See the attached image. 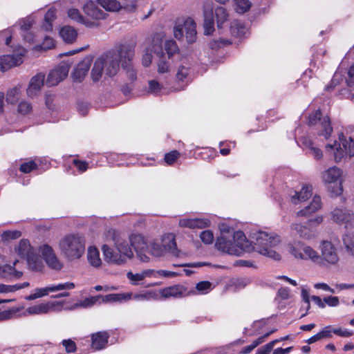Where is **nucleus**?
<instances>
[{
  "mask_svg": "<svg viewBox=\"0 0 354 354\" xmlns=\"http://www.w3.org/2000/svg\"><path fill=\"white\" fill-rule=\"evenodd\" d=\"M156 294L152 291H147L143 294H136L135 295H132V297L134 299L137 300H149L151 299L156 298Z\"/></svg>",
  "mask_w": 354,
  "mask_h": 354,
  "instance_id": "338daca9",
  "label": "nucleus"
},
{
  "mask_svg": "<svg viewBox=\"0 0 354 354\" xmlns=\"http://www.w3.org/2000/svg\"><path fill=\"white\" fill-rule=\"evenodd\" d=\"M62 344L67 353H75L77 351L76 343L71 339L62 340Z\"/></svg>",
  "mask_w": 354,
  "mask_h": 354,
  "instance_id": "6e6d98bb",
  "label": "nucleus"
},
{
  "mask_svg": "<svg viewBox=\"0 0 354 354\" xmlns=\"http://www.w3.org/2000/svg\"><path fill=\"white\" fill-rule=\"evenodd\" d=\"M105 261L107 263H115L118 264L125 263L127 259H131L133 257V252L131 248L123 244L118 246L120 257L114 254L113 250L107 245H104L102 248Z\"/></svg>",
  "mask_w": 354,
  "mask_h": 354,
  "instance_id": "423d86ee",
  "label": "nucleus"
},
{
  "mask_svg": "<svg viewBox=\"0 0 354 354\" xmlns=\"http://www.w3.org/2000/svg\"><path fill=\"white\" fill-rule=\"evenodd\" d=\"M215 246L223 252L236 256L243 252H250L253 249L252 244L241 231L235 232L232 235L229 232H221Z\"/></svg>",
  "mask_w": 354,
  "mask_h": 354,
  "instance_id": "f257e3e1",
  "label": "nucleus"
},
{
  "mask_svg": "<svg viewBox=\"0 0 354 354\" xmlns=\"http://www.w3.org/2000/svg\"><path fill=\"white\" fill-rule=\"evenodd\" d=\"M147 253H149L148 252ZM151 255L159 257L164 256L166 253V249L163 248L161 243L153 242L151 244L150 252Z\"/></svg>",
  "mask_w": 354,
  "mask_h": 354,
  "instance_id": "de8ad7c7",
  "label": "nucleus"
},
{
  "mask_svg": "<svg viewBox=\"0 0 354 354\" xmlns=\"http://www.w3.org/2000/svg\"><path fill=\"white\" fill-rule=\"evenodd\" d=\"M97 303L102 304V298L100 295L87 297L84 299L83 301H80V303L76 304L75 306L88 308L93 306Z\"/></svg>",
  "mask_w": 354,
  "mask_h": 354,
  "instance_id": "79ce46f5",
  "label": "nucleus"
},
{
  "mask_svg": "<svg viewBox=\"0 0 354 354\" xmlns=\"http://www.w3.org/2000/svg\"><path fill=\"white\" fill-rule=\"evenodd\" d=\"M44 80L45 75L42 73H38L31 78L26 89L28 97H34L40 93L44 84Z\"/></svg>",
  "mask_w": 354,
  "mask_h": 354,
  "instance_id": "f3484780",
  "label": "nucleus"
},
{
  "mask_svg": "<svg viewBox=\"0 0 354 354\" xmlns=\"http://www.w3.org/2000/svg\"><path fill=\"white\" fill-rule=\"evenodd\" d=\"M235 10L240 14H243L249 10L251 3L249 0H234Z\"/></svg>",
  "mask_w": 354,
  "mask_h": 354,
  "instance_id": "49530a36",
  "label": "nucleus"
},
{
  "mask_svg": "<svg viewBox=\"0 0 354 354\" xmlns=\"http://www.w3.org/2000/svg\"><path fill=\"white\" fill-rule=\"evenodd\" d=\"M190 68L188 66L181 65L179 66L177 73V80L187 83L189 80Z\"/></svg>",
  "mask_w": 354,
  "mask_h": 354,
  "instance_id": "a19ab883",
  "label": "nucleus"
},
{
  "mask_svg": "<svg viewBox=\"0 0 354 354\" xmlns=\"http://www.w3.org/2000/svg\"><path fill=\"white\" fill-rule=\"evenodd\" d=\"M160 243L163 248L166 249L167 253H170L176 257L179 256L174 234L168 233L164 234Z\"/></svg>",
  "mask_w": 354,
  "mask_h": 354,
  "instance_id": "393cba45",
  "label": "nucleus"
},
{
  "mask_svg": "<svg viewBox=\"0 0 354 354\" xmlns=\"http://www.w3.org/2000/svg\"><path fill=\"white\" fill-rule=\"evenodd\" d=\"M277 341H272L267 344L261 346L257 350V354H269L273 348Z\"/></svg>",
  "mask_w": 354,
  "mask_h": 354,
  "instance_id": "774afa93",
  "label": "nucleus"
},
{
  "mask_svg": "<svg viewBox=\"0 0 354 354\" xmlns=\"http://www.w3.org/2000/svg\"><path fill=\"white\" fill-rule=\"evenodd\" d=\"M204 15V33L211 35L214 30V20L213 8L210 6H205L203 10Z\"/></svg>",
  "mask_w": 354,
  "mask_h": 354,
  "instance_id": "5701e85b",
  "label": "nucleus"
},
{
  "mask_svg": "<svg viewBox=\"0 0 354 354\" xmlns=\"http://www.w3.org/2000/svg\"><path fill=\"white\" fill-rule=\"evenodd\" d=\"M70 65L66 62H62L55 68L50 72L46 83L49 86L58 84L64 80L68 74Z\"/></svg>",
  "mask_w": 354,
  "mask_h": 354,
  "instance_id": "f8f14e48",
  "label": "nucleus"
},
{
  "mask_svg": "<svg viewBox=\"0 0 354 354\" xmlns=\"http://www.w3.org/2000/svg\"><path fill=\"white\" fill-rule=\"evenodd\" d=\"M332 220L337 224H344L348 227L354 224L353 213L346 208H335L330 213Z\"/></svg>",
  "mask_w": 354,
  "mask_h": 354,
  "instance_id": "ddd939ff",
  "label": "nucleus"
},
{
  "mask_svg": "<svg viewBox=\"0 0 354 354\" xmlns=\"http://www.w3.org/2000/svg\"><path fill=\"white\" fill-rule=\"evenodd\" d=\"M20 95V88L17 86L8 90L6 94L7 102L12 104H15L18 102Z\"/></svg>",
  "mask_w": 354,
  "mask_h": 354,
  "instance_id": "c03bdc74",
  "label": "nucleus"
},
{
  "mask_svg": "<svg viewBox=\"0 0 354 354\" xmlns=\"http://www.w3.org/2000/svg\"><path fill=\"white\" fill-rule=\"evenodd\" d=\"M146 49H149V51L158 55H162V39L158 37H153L151 41V45L147 47Z\"/></svg>",
  "mask_w": 354,
  "mask_h": 354,
  "instance_id": "a18cd8bd",
  "label": "nucleus"
},
{
  "mask_svg": "<svg viewBox=\"0 0 354 354\" xmlns=\"http://www.w3.org/2000/svg\"><path fill=\"white\" fill-rule=\"evenodd\" d=\"M21 236V233L20 231H18V230L6 231L2 234V239L3 241L16 239L19 238Z\"/></svg>",
  "mask_w": 354,
  "mask_h": 354,
  "instance_id": "052dcab7",
  "label": "nucleus"
},
{
  "mask_svg": "<svg viewBox=\"0 0 354 354\" xmlns=\"http://www.w3.org/2000/svg\"><path fill=\"white\" fill-rule=\"evenodd\" d=\"M87 258L91 266H101L100 252L95 246H91L88 248Z\"/></svg>",
  "mask_w": 354,
  "mask_h": 354,
  "instance_id": "f704fd0d",
  "label": "nucleus"
},
{
  "mask_svg": "<svg viewBox=\"0 0 354 354\" xmlns=\"http://www.w3.org/2000/svg\"><path fill=\"white\" fill-rule=\"evenodd\" d=\"M16 251L19 256L26 260L29 266L32 264L35 266L39 259L38 255L27 239L20 241Z\"/></svg>",
  "mask_w": 354,
  "mask_h": 354,
  "instance_id": "9d476101",
  "label": "nucleus"
},
{
  "mask_svg": "<svg viewBox=\"0 0 354 354\" xmlns=\"http://www.w3.org/2000/svg\"><path fill=\"white\" fill-rule=\"evenodd\" d=\"M256 242L252 245L253 249L258 253L275 261L281 259V255L271 248L276 246L281 241L280 237L276 234H270L265 232H259L255 235Z\"/></svg>",
  "mask_w": 354,
  "mask_h": 354,
  "instance_id": "f03ea898",
  "label": "nucleus"
},
{
  "mask_svg": "<svg viewBox=\"0 0 354 354\" xmlns=\"http://www.w3.org/2000/svg\"><path fill=\"white\" fill-rule=\"evenodd\" d=\"M37 168V164L34 161L30 160L29 162H24L21 164L19 170L23 173L28 174Z\"/></svg>",
  "mask_w": 354,
  "mask_h": 354,
  "instance_id": "13d9d810",
  "label": "nucleus"
},
{
  "mask_svg": "<svg viewBox=\"0 0 354 354\" xmlns=\"http://www.w3.org/2000/svg\"><path fill=\"white\" fill-rule=\"evenodd\" d=\"M18 308H12L8 310H2L0 308V321L8 320L12 318L18 312Z\"/></svg>",
  "mask_w": 354,
  "mask_h": 354,
  "instance_id": "603ef678",
  "label": "nucleus"
},
{
  "mask_svg": "<svg viewBox=\"0 0 354 354\" xmlns=\"http://www.w3.org/2000/svg\"><path fill=\"white\" fill-rule=\"evenodd\" d=\"M59 245L62 251L71 259L80 258L85 250L84 239L76 234L65 236L60 241Z\"/></svg>",
  "mask_w": 354,
  "mask_h": 354,
  "instance_id": "7ed1b4c3",
  "label": "nucleus"
},
{
  "mask_svg": "<svg viewBox=\"0 0 354 354\" xmlns=\"http://www.w3.org/2000/svg\"><path fill=\"white\" fill-rule=\"evenodd\" d=\"M153 272V270H147L142 272L141 273L136 274H133L131 272H129L127 276L133 285H136L138 281L143 280L147 277L151 276V274Z\"/></svg>",
  "mask_w": 354,
  "mask_h": 354,
  "instance_id": "c9c22d12",
  "label": "nucleus"
},
{
  "mask_svg": "<svg viewBox=\"0 0 354 354\" xmlns=\"http://www.w3.org/2000/svg\"><path fill=\"white\" fill-rule=\"evenodd\" d=\"M161 299H167L169 298L180 299L190 295H195L196 291L194 289L189 290L182 284H175L159 290Z\"/></svg>",
  "mask_w": 354,
  "mask_h": 354,
  "instance_id": "0eeeda50",
  "label": "nucleus"
},
{
  "mask_svg": "<svg viewBox=\"0 0 354 354\" xmlns=\"http://www.w3.org/2000/svg\"><path fill=\"white\" fill-rule=\"evenodd\" d=\"M263 343V339L262 338H257L256 340H254L252 344L245 346L240 352L241 354H248L252 352L253 349H254L257 346H258L259 344Z\"/></svg>",
  "mask_w": 354,
  "mask_h": 354,
  "instance_id": "e2e57ef3",
  "label": "nucleus"
},
{
  "mask_svg": "<svg viewBox=\"0 0 354 354\" xmlns=\"http://www.w3.org/2000/svg\"><path fill=\"white\" fill-rule=\"evenodd\" d=\"M111 53L117 57L122 66H127L128 64H132L135 55V44H120L115 50Z\"/></svg>",
  "mask_w": 354,
  "mask_h": 354,
  "instance_id": "1a4fd4ad",
  "label": "nucleus"
},
{
  "mask_svg": "<svg viewBox=\"0 0 354 354\" xmlns=\"http://www.w3.org/2000/svg\"><path fill=\"white\" fill-rule=\"evenodd\" d=\"M102 304L116 303L130 300L132 298V293H112L105 296L101 295Z\"/></svg>",
  "mask_w": 354,
  "mask_h": 354,
  "instance_id": "cd10ccee",
  "label": "nucleus"
},
{
  "mask_svg": "<svg viewBox=\"0 0 354 354\" xmlns=\"http://www.w3.org/2000/svg\"><path fill=\"white\" fill-rule=\"evenodd\" d=\"M149 91L155 95H158L162 89V86L158 81L153 80L149 82Z\"/></svg>",
  "mask_w": 354,
  "mask_h": 354,
  "instance_id": "bf43d9fd",
  "label": "nucleus"
},
{
  "mask_svg": "<svg viewBox=\"0 0 354 354\" xmlns=\"http://www.w3.org/2000/svg\"><path fill=\"white\" fill-rule=\"evenodd\" d=\"M321 257L317 251L306 244L302 248L301 257L299 259L310 260L313 263H318Z\"/></svg>",
  "mask_w": 354,
  "mask_h": 354,
  "instance_id": "2f4dec72",
  "label": "nucleus"
},
{
  "mask_svg": "<svg viewBox=\"0 0 354 354\" xmlns=\"http://www.w3.org/2000/svg\"><path fill=\"white\" fill-rule=\"evenodd\" d=\"M304 245V243L299 241L289 243L286 245V250L295 258L299 259L301 257L302 248Z\"/></svg>",
  "mask_w": 354,
  "mask_h": 354,
  "instance_id": "72a5a7b5",
  "label": "nucleus"
},
{
  "mask_svg": "<svg viewBox=\"0 0 354 354\" xmlns=\"http://www.w3.org/2000/svg\"><path fill=\"white\" fill-rule=\"evenodd\" d=\"M91 337V348L93 351H100L106 347L110 337L107 331H99L93 333Z\"/></svg>",
  "mask_w": 354,
  "mask_h": 354,
  "instance_id": "dca6fc26",
  "label": "nucleus"
},
{
  "mask_svg": "<svg viewBox=\"0 0 354 354\" xmlns=\"http://www.w3.org/2000/svg\"><path fill=\"white\" fill-rule=\"evenodd\" d=\"M165 49L168 55L169 59L178 52V46L174 40L167 41L165 44Z\"/></svg>",
  "mask_w": 354,
  "mask_h": 354,
  "instance_id": "8fccbe9b",
  "label": "nucleus"
},
{
  "mask_svg": "<svg viewBox=\"0 0 354 354\" xmlns=\"http://www.w3.org/2000/svg\"><path fill=\"white\" fill-rule=\"evenodd\" d=\"M322 259L329 264H336L339 261V257L336 248L328 241H323L320 246Z\"/></svg>",
  "mask_w": 354,
  "mask_h": 354,
  "instance_id": "2eb2a0df",
  "label": "nucleus"
},
{
  "mask_svg": "<svg viewBox=\"0 0 354 354\" xmlns=\"http://www.w3.org/2000/svg\"><path fill=\"white\" fill-rule=\"evenodd\" d=\"M97 3L107 11H118L121 8L120 3L116 0H97Z\"/></svg>",
  "mask_w": 354,
  "mask_h": 354,
  "instance_id": "e433bc0d",
  "label": "nucleus"
},
{
  "mask_svg": "<svg viewBox=\"0 0 354 354\" xmlns=\"http://www.w3.org/2000/svg\"><path fill=\"white\" fill-rule=\"evenodd\" d=\"M50 308V307L48 303H42L29 307L27 309V312L30 315L44 314L47 313L49 311Z\"/></svg>",
  "mask_w": 354,
  "mask_h": 354,
  "instance_id": "37998d69",
  "label": "nucleus"
},
{
  "mask_svg": "<svg viewBox=\"0 0 354 354\" xmlns=\"http://www.w3.org/2000/svg\"><path fill=\"white\" fill-rule=\"evenodd\" d=\"M32 105L30 103L26 101H22L19 104L18 111L23 114L26 115L31 112Z\"/></svg>",
  "mask_w": 354,
  "mask_h": 354,
  "instance_id": "680f3d73",
  "label": "nucleus"
},
{
  "mask_svg": "<svg viewBox=\"0 0 354 354\" xmlns=\"http://www.w3.org/2000/svg\"><path fill=\"white\" fill-rule=\"evenodd\" d=\"M103 71H104V61L102 58L99 57L95 60L91 71V75L93 81H99L102 77Z\"/></svg>",
  "mask_w": 354,
  "mask_h": 354,
  "instance_id": "473e14b6",
  "label": "nucleus"
},
{
  "mask_svg": "<svg viewBox=\"0 0 354 354\" xmlns=\"http://www.w3.org/2000/svg\"><path fill=\"white\" fill-rule=\"evenodd\" d=\"M196 24L192 19L188 18L185 21V35L186 40L188 43L192 44L194 42L196 39Z\"/></svg>",
  "mask_w": 354,
  "mask_h": 354,
  "instance_id": "c85d7f7f",
  "label": "nucleus"
},
{
  "mask_svg": "<svg viewBox=\"0 0 354 354\" xmlns=\"http://www.w3.org/2000/svg\"><path fill=\"white\" fill-rule=\"evenodd\" d=\"M308 124L310 126H320V134L328 138L333 131L330 125V121L328 116L322 118V113L320 110H317L309 115Z\"/></svg>",
  "mask_w": 354,
  "mask_h": 354,
  "instance_id": "6e6552de",
  "label": "nucleus"
},
{
  "mask_svg": "<svg viewBox=\"0 0 354 354\" xmlns=\"http://www.w3.org/2000/svg\"><path fill=\"white\" fill-rule=\"evenodd\" d=\"M200 237L205 244L212 243L214 241V234L210 230L203 231L200 234Z\"/></svg>",
  "mask_w": 354,
  "mask_h": 354,
  "instance_id": "69168bd1",
  "label": "nucleus"
},
{
  "mask_svg": "<svg viewBox=\"0 0 354 354\" xmlns=\"http://www.w3.org/2000/svg\"><path fill=\"white\" fill-rule=\"evenodd\" d=\"M341 176V170L336 167H330L322 174V180L328 185V190L332 196H337L342 192V187L339 182Z\"/></svg>",
  "mask_w": 354,
  "mask_h": 354,
  "instance_id": "39448f33",
  "label": "nucleus"
},
{
  "mask_svg": "<svg viewBox=\"0 0 354 354\" xmlns=\"http://www.w3.org/2000/svg\"><path fill=\"white\" fill-rule=\"evenodd\" d=\"M215 15L217 21V26L218 28H221L223 23L227 21L229 15L225 8L218 6L215 9Z\"/></svg>",
  "mask_w": 354,
  "mask_h": 354,
  "instance_id": "58836bf2",
  "label": "nucleus"
},
{
  "mask_svg": "<svg viewBox=\"0 0 354 354\" xmlns=\"http://www.w3.org/2000/svg\"><path fill=\"white\" fill-rule=\"evenodd\" d=\"M303 145L309 149V153L313 156V157L317 160L322 158V151L320 149L314 146L313 142L306 138L303 139Z\"/></svg>",
  "mask_w": 354,
  "mask_h": 354,
  "instance_id": "4c0bfd02",
  "label": "nucleus"
},
{
  "mask_svg": "<svg viewBox=\"0 0 354 354\" xmlns=\"http://www.w3.org/2000/svg\"><path fill=\"white\" fill-rule=\"evenodd\" d=\"M26 52L24 48H19L17 55H7L1 57L0 70L5 71L21 64V57L25 55Z\"/></svg>",
  "mask_w": 354,
  "mask_h": 354,
  "instance_id": "4468645a",
  "label": "nucleus"
},
{
  "mask_svg": "<svg viewBox=\"0 0 354 354\" xmlns=\"http://www.w3.org/2000/svg\"><path fill=\"white\" fill-rule=\"evenodd\" d=\"M23 276V272L17 270L16 267H0V278L13 281L20 279Z\"/></svg>",
  "mask_w": 354,
  "mask_h": 354,
  "instance_id": "a878e982",
  "label": "nucleus"
},
{
  "mask_svg": "<svg viewBox=\"0 0 354 354\" xmlns=\"http://www.w3.org/2000/svg\"><path fill=\"white\" fill-rule=\"evenodd\" d=\"M339 142L335 141L333 144H328L326 147L327 150L333 151L335 161L339 162L348 156H354V140L351 138L347 140L342 133L339 136Z\"/></svg>",
  "mask_w": 354,
  "mask_h": 354,
  "instance_id": "20e7f679",
  "label": "nucleus"
},
{
  "mask_svg": "<svg viewBox=\"0 0 354 354\" xmlns=\"http://www.w3.org/2000/svg\"><path fill=\"white\" fill-rule=\"evenodd\" d=\"M84 12L87 15L96 19H103L106 17V13L98 8L97 4L93 1H89L83 7Z\"/></svg>",
  "mask_w": 354,
  "mask_h": 354,
  "instance_id": "b1692460",
  "label": "nucleus"
},
{
  "mask_svg": "<svg viewBox=\"0 0 354 354\" xmlns=\"http://www.w3.org/2000/svg\"><path fill=\"white\" fill-rule=\"evenodd\" d=\"M313 188L311 185H304L299 192H295L292 196V202L297 204L299 202L306 201L312 196Z\"/></svg>",
  "mask_w": 354,
  "mask_h": 354,
  "instance_id": "7c9ffc66",
  "label": "nucleus"
},
{
  "mask_svg": "<svg viewBox=\"0 0 354 354\" xmlns=\"http://www.w3.org/2000/svg\"><path fill=\"white\" fill-rule=\"evenodd\" d=\"M212 289V284L211 282L208 281H203L196 283V292H198L200 294H207ZM197 292H196V295Z\"/></svg>",
  "mask_w": 354,
  "mask_h": 354,
  "instance_id": "09e8293b",
  "label": "nucleus"
},
{
  "mask_svg": "<svg viewBox=\"0 0 354 354\" xmlns=\"http://www.w3.org/2000/svg\"><path fill=\"white\" fill-rule=\"evenodd\" d=\"M322 207L321 198L319 196H315L310 204L304 209L299 211L297 215L299 216H309L311 214L318 211Z\"/></svg>",
  "mask_w": 354,
  "mask_h": 354,
  "instance_id": "bb28decb",
  "label": "nucleus"
},
{
  "mask_svg": "<svg viewBox=\"0 0 354 354\" xmlns=\"http://www.w3.org/2000/svg\"><path fill=\"white\" fill-rule=\"evenodd\" d=\"M75 287V283L72 282H67L64 283H59L57 285H53L42 288H36L35 292L38 296V298L47 295L50 292H55L62 290H71Z\"/></svg>",
  "mask_w": 354,
  "mask_h": 354,
  "instance_id": "412c9836",
  "label": "nucleus"
},
{
  "mask_svg": "<svg viewBox=\"0 0 354 354\" xmlns=\"http://www.w3.org/2000/svg\"><path fill=\"white\" fill-rule=\"evenodd\" d=\"M291 230H295L301 239L306 240L312 239L317 236L316 229L310 223L303 225L299 223H293L290 226Z\"/></svg>",
  "mask_w": 354,
  "mask_h": 354,
  "instance_id": "6ab92c4d",
  "label": "nucleus"
},
{
  "mask_svg": "<svg viewBox=\"0 0 354 354\" xmlns=\"http://www.w3.org/2000/svg\"><path fill=\"white\" fill-rule=\"evenodd\" d=\"M230 31L234 35L239 36L243 32L244 27L239 21H234L231 24Z\"/></svg>",
  "mask_w": 354,
  "mask_h": 354,
  "instance_id": "4d7b16f0",
  "label": "nucleus"
},
{
  "mask_svg": "<svg viewBox=\"0 0 354 354\" xmlns=\"http://www.w3.org/2000/svg\"><path fill=\"white\" fill-rule=\"evenodd\" d=\"M158 65V72L160 74H163L169 72L170 71V64L165 59L164 55H161L160 57L159 60L157 63Z\"/></svg>",
  "mask_w": 354,
  "mask_h": 354,
  "instance_id": "3c124183",
  "label": "nucleus"
},
{
  "mask_svg": "<svg viewBox=\"0 0 354 354\" xmlns=\"http://www.w3.org/2000/svg\"><path fill=\"white\" fill-rule=\"evenodd\" d=\"M122 67L126 71L127 75L131 82H133L137 79V72L133 68L132 64H128L127 66Z\"/></svg>",
  "mask_w": 354,
  "mask_h": 354,
  "instance_id": "0e129e2a",
  "label": "nucleus"
},
{
  "mask_svg": "<svg viewBox=\"0 0 354 354\" xmlns=\"http://www.w3.org/2000/svg\"><path fill=\"white\" fill-rule=\"evenodd\" d=\"M129 241L140 260L143 263H148L150 258L147 254V245L143 236L141 234H132L129 237Z\"/></svg>",
  "mask_w": 354,
  "mask_h": 354,
  "instance_id": "9b49d317",
  "label": "nucleus"
},
{
  "mask_svg": "<svg viewBox=\"0 0 354 354\" xmlns=\"http://www.w3.org/2000/svg\"><path fill=\"white\" fill-rule=\"evenodd\" d=\"M180 156V152L177 150L171 151L165 155L164 160L169 165H172Z\"/></svg>",
  "mask_w": 354,
  "mask_h": 354,
  "instance_id": "864d4df0",
  "label": "nucleus"
},
{
  "mask_svg": "<svg viewBox=\"0 0 354 354\" xmlns=\"http://www.w3.org/2000/svg\"><path fill=\"white\" fill-rule=\"evenodd\" d=\"M342 241L346 251L354 257V234L345 233Z\"/></svg>",
  "mask_w": 354,
  "mask_h": 354,
  "instance_id": "ea45409f",
  "label": "nucleus"
},
{
  "mask_svg": "<svg viewBox=\"0 0 354 354\" xmlns=\"http://www.w3.org/2000/svg\"><path fill=\"white\" fill-rule=\"evenodd\" d=\"M104 61V72L105 75L109 77L115 75L120 68V62L115 56H113L110 52L109 53L101 57Z\"/></svg>",
  "mask_w": 354,
  "mask_h": 354,
  "instance_id": "a211bd4d",
  "label": "nucleus"
},
{
  "mask_svg": "<svg viewBox=\"0 0 354 354\" xmlns=\"http://www.w3.org/2000/svg\"><path fill=\"white\" fill-rule=\"evenodd\" d=\"M39 252L48 266H57L59 263L58 259L53 249L50 245L47 244L40 245Z\"/></svg>",
  "mask_w": 354,
  "mask_h": 354,
  "instance_id": "4be33fe9",
  "label": "nucleus"
},
{
  "mask_svg": "<svg viewBox=\"0 0 354 354\" xmlns=\"http://www.w3.org/2000/svg\"><path fill=\"white\" fill-rule=\"evenodd\" d=\"M68 16L70 19L75 21L79 24H84V19L80 14V11L75 8H71L68 11Z\"/></svg>",
  "mask_w": 354,
  "mask_h": 354,
  "instance_id": "5fc2aeb1",
  "label": "nucleus"
},
{
  "mask_svg": "<svg viewBox=\"0 0 354 354\" xmlns=\"http://www.w3.org/2000/svg\"><path fill=\"white\" fill-rule=\"evenodd\" d=\"M91 64L89 57L84 58L75 67L72 76L75 82H81L86 75Z\"/></svg>",
  "mask_w": 354,
  "mask_h": 354,
  "instance_id": "aec40b11",
  "label": "nucleus"
},
{
  "mask_svg": "<svg viewBox=\"0 0 354 354\" xmlns=\"http://www.w3.org/2000/svg\"><path fill=\"white\" fill-rule=\"evenodd\" d=\"M59 35L67 44H73L77 37V31L70 26H65L59 30Z\"/></svg>",
  "mask_w": 354,
  "mask_h": 354,
  "instance_id": "c756f323",
  "label": "nucleus"
}]
</instances>
